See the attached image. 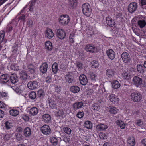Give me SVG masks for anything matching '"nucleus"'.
Returning a JSON list of instances; mask_svg holds the SVG:
<instances>
[{
  "label": "nucleus",
  "instance_id": "obj_1",
  "mask_svg": "<svg viewBox=\"0 0 146 146\" xmlns=\"http://www.w3.org/2000/svg\"><path fill=\"white\" fill-rule=\"evenodd\" d=\"M82 9L84 15L87 17L90 16L92 13V9L90 5L88 3H84L82 6Z\"/></svg>",
  "mask_w": 146,
  "mask_h": 146
},
{
  "label": "nucleus",
  "instance_id": "obj_2",
  "mask_svg": "<svg viewBox=\"0 0 146 146\" xmlns=\"http://www.w3.org/2000/svg\"><path fill=\"white\" fill-rule=\"evenodd\" d=\"M130 96L131 98L135 102H139L142 98L141 93L137 91H135L132 92Z\"/></svg>",
  "mask_w": 146,
  "mask_h": 146
},
{
  "label": "nucleus",
  "instance_id": "obj_3",
  "mask_svg": "<svg viewBox=\"0 0 146 146\" xmlns=\"http://www.w3.org/2000/svg\"><path fill=\"white\" fill-rule=\"evenodd\" d=\"M58 21L60 24L63 25H67L70 22L69 17L67 15H62L59 17Z\"/></svg>",
  "mask_w": 146,
  "mask_h": 146
},
{
  "label": "nucleus",
  "instance_id": "obj_4",
  "mask_svg": "<svg viewBox=\"0 0 146 146\" xmlns=\"http://www.w3.org/2000/svg\"><path fill=\"white\" fill-rule=\"evenodd\" d=\"M133 84L137 87H143L144 84L142 79L137 76L134 77L132 80Z\"/></svg>",
  "mask_w": 146,
  "mask_h": 146
},
{
  "label": "nucleus",
  "instance_id": "obj_5",
  "mask_svg": "<svg viewBox=\"0 0 146 146\" xmlns=\"http://www.w3.org/2000/svg\"><path fill=\"white\" fill-rule=\"evenodd\" d=\"M42 133L46 135H50L51 133V130L49 126L47 125H44L41 128Z\"/></svg>",
  "mask_w": 146,
  "mask_h": 146
},
{
  "label": "nucleus",
  "instance_id": "obj_6",
  "mask_svg": "<svg viewBox=\"0 0 146 146\" xmlns=\"http://www.w3.org/2000/svg\"><path fill=\"white\" fill-rule=\"evenodd\" d=\"M56 35L58 38L63 40L65 38L66 36V33L63 29H57Z\"/></svg>",
  "mask_w": 146,
  "mask_h": 146
},
{
  "label": "nucleus",
  "instance_id": "obj_7",
  "mask_svg": "<svg viewBox=\"0 0 146 146\" xmlns=\"http://www.w3.org/2000/svg\"><path fill=\"white\" fill-rule=\"evenodd\" d=\"M45 37L49 39H52L54 36V33L50 28H47L45 32Z\"/></svg>",
  "mask_w": 146,
  "mask_h": 146
},
{
  "label": "nucleus",
  "instance_id": "obj_8",
  "mask_svg": "<svg viewBox=\"0 0 146 146\" xmlns=\"http://www.w3.org/2000/svg\"><path fill=\"white\" fill-rule=\"evenodd\" d=\"M109 100L113 104H117L119 102L118 97L114 94L110 95L108 96Z\"/></svg>",
  "mask_w": 146,
  "mask_h": 146
},
{
  "label": "nucleus",
  "instance_id": "obj_9",
  "mask_svg": "<svg viewBox=\"0 0 146 146\" xmlns=\"http://www.w3.org/2000/svg\"><path fill=\"white\" fill-rule=\"evenodd\" d=\"M138 17L139 19L137 21L138 25L140 28H142L146 25V22L144 19L145 17L141 15H139Z\"/></svg>",
  "mask_w": 146,
  "mask_h": 146
},
{
  "label": "nucleus",
  "instance_id": "obj_10",
  "mask_svg": "<svg viewBox=\"0 0 146 146\" xmlns=\"http://www.w3.org/2000/svg\"><path fill=\"white\" fill-rule=\"evenodd\" d=\"M137 3L133 2L131 3L128 7L129 11L131 13H133L137 10Z\"/></svg>",
  "mask_w": 146,
  "mask_h": 146
},
{
  "label": "nucleus",
  "instance_id": "obj_11",
  "mask_svg": "<svg viewBox=\"0 0 146 146\" xmlns=\"http://www.w3.org/2000/svg\"><path fill=\"white\" fill-rule=\"evenodd\" d=\"M123 61L125 63H127L131 60L130 56L129 54L126 52H124L121 55Z\"/></svg>",
  "mask_w": 146,
  "mask_h": 146
},
{
  "label": "nucleus",
  "instance_id": "obj_12",
  "mask_svg": "<svg viewBox=\"0 0 146 146\" xmlns=\"http://www.w3.org/2000/svg\"><path fill=\"white\" fill-rule=\"evenodd\" d=\"M27 86L30 89H34L38 87V82L36 81H30L28 83Z\"/></svg>",
  "mask_w": 146,
  "mask_h": 146
},
{
  "label": "nucleus",
  "instance_id": "obj_13",
  "mask_svg": "<svg viewBox=\"0 0 146 146\" xmlns=\"http://www.w3.org/2000/svg\"><path fill=\"white\" fill-rule=\"evenodd\" d=\"M80 83L82 85H86L88 82V80L86 76L84 74L81 75L79 77Z\"/></svg>",
  "mask_w": 146,
  "mask_h": 146
},
{
  "label": "nucleus",
  "instance_id": "obj_14",
  "mask_svg": "<svg viewBox=\"0 0 146 146\" xmlns=\"http://www.w3.org/2000/svg\"><path fill=\"white\" fill-rule=\"evenodd\" d=\"M106 54L108 58L111 60H113L115 58V52L112 49L108 50L106 52Z\"/></svg>",
  "mask_w": 146,
  "mask_h": 146
},
{
  "label": "nucleus",
  "instance_id": "obj_15",
  "mask_svg": "<svg viewBox=\"0 0 146 146\" xmlns=\"http://www.w3.org/2000/svg\"><path fill=\"white\" fill-rule=\"evenodd\" d=\"M109 112L110 114H115L119 112V110L115 107L110 106L108 107Z\"/></svg>",
  "mask_w": 146,
  "mask_h": 146
},
{
  "label": "nucleus",
  "instance_id": "obj_16",
  "mask_svg": "<svg viewBox=\"0 0 146 146\" xmlns=\"http://www.w3.org/2000/svg\"><path fill=\"white\" fill-rule=\"evenodd\" d=\"M34 68L35 67L33 64H28L25 69L26 71L29 73H33L34 72Z\"/></svg>",
  "mask_w": 146,
  "mask_h": 146
},
{
  "label": "nucleus",
  "instance_id": "obj_17",
  "mask_svg": "<svg viewBox=\"0 0 146 146\" xmlns=\"http://www.w3.org/2000/svg\"><path fill=\"white\" fill-rule=\"evenodd\" d=\"M106 22L109 26L113 27L115 25V23L114 20L110 17L108 16L106 18Z\"/></svg>",
  "mask_w": 146,
  "mask_h": 146
},
{
  "label": "nucleus",
  "instance_id": "obj_18",
  "mask_svg": "<svg viewBox=\"0 0 146 146\" xmlns=\"http://www.w3.org/2000/svg\"><path fill=\"white\" fill-rule=\"evenodd\" d=\"M9 75L7 74H5L1 76L0 80L1 82L6 83L9 81Z\"/></svg>",
  "mask_w": 146,
  "mask_h": 146
},
{
  "label": "nucleus",
  "instance_id": "obj_19",
  "mask_svg": "<svg viewBox=\"0 0 146 146\" xmlns=\"http://www.w3.org/2000/svg\"><path fill=\"white\" fill-rule=\"evenodd\" d=\"M42 121L46 123L50 122L51 119L50 115L48 114H44L42 116Z\"/></svg>",
  "mask_w": 146,
  "mask_h": 146
},
{
  "label": "nucleus",
  "instance_id": "obj_20",
  "mask_svg": "<svg viewBox=\"0 0 146 146\" xmlns=\"http://www.w3.org/2000/svg\"><path fill=\"white\" fill-rule=\"evenodd\" d=\"M38 112V110L36 107H33L29 110V114L31 115L34 116L37 115Z\"/></svg>",
  "mask_w": 146,
  "mask_h": 146
},
{
  "label": "nucleus",
  "instance_id": "obj_21",
  "mask_svg": "<svg viewBox=\"0 0 146 146\" xmlns=\"http://www.w3.org/2000/svg\"><path fill=\"white\" fill-rule=\"evenodd\" d=\"M85 50L87 52H94L96 50V48L93 46L88 44L85 47Z\"/></svg>",
  "mask_w": 146,
  "mask_h": 146
},
{
  "label": "nucleus",
  "instance_id": "obj_22",
  "mask_svg": "<svg viewBox=\"0 0 146 146\" xmlns=\"http://www.w3.org/2000/svg\"><path fill=\"white\" fill-rule=\"evenodd\" d=\"M100 109V106L98 104L94 103L91 106V111L93 112L98 111Z\"/></svg>",
  "mask_w": 146,
  "mask_h": 146
},
{
  "label": "nucleus",
  "instance_id": "obj_23",
  "mask_svg": "<svg viewBox=\"0 0 146 146\" xmlns=\"http://www.w3.org/2000/svg\"><path fill=\"white\" fill-rule=\"evenodd\" d=\"M48 64L46 63H43L40 67V70L42 73H45L47 70Z\"/></svg>",
  "mask_w": 146,
  "mask_h": 146
},
{
  "label": "nucleus",
  "instance_id": "obj_24",
  "mask_svg": "<svg viewBox=\"0 0 146 146\" xmlns=\"http://www.w3.org/2000/svg\"><path fill=\"white\" fill-rule=\"evenodd\" d=\"M49 104L50 107L52 109L56 108V104L54 100L52 99H50L49 100Z\"/></svg>",
  "mask_w": 146,
  "mask_h": 146
},
{
  "label": "nucleus",
  "instance_id": "obj_25",
  "mask_svg": "<svg viewBox=\"0 0 146 146\" xmlns=\"http://www.w3.org/2000/svg\"><path fill=\"white\" fill-rule=\"evenodd\" d=\"M83 105V104L82 102H80L74 103L72 106L74 109L76 110L81 108Z\"/></svg>",
  "mask_w": 146,
  "mask_h": 146
},
{
  "label": "nucleus",
  "instance_id": "obj_26",
  "mask_svg": "<svg viewBox=\"0 0 146 146\" xmlns=\"http://www.w3.org/2000/svg\"><path fill=\"white\" fill-rule=\"evenodd\" d=\"M106 73L107 76L109 78L113 77L116 73L115 71L111 69L107 70Z\"/></svg>",
  "mask_w": 146,
  "mask_h": 146
},
{
  "label": "nucleus",
  "instance_id": "obj_27",
  "mask_svg": "<svg viewBox=\"0 0 146 146\" xmlns=\"http://www.w3.org/2000/svg\"><path fill=\"white\" fill-rule=\"evenodd\" d=\"M96 128L98 130L102 131L108 128V127L105 125L100 124L97 125Z\"/></svg>",
  "mask_w": 146,
  "mask_h": 146
},
{
  "label": "nucleus",
  "instance_id": "obj_28",
  "mask_svg": "<svg viewBox=\"0 0 146 146\" xmlns=\"http://www.w3.org/2000/svg\"><path fill=\"white\" fill-rule=\"evenodd\" d=\"M24 134L26 137H29L30 136L31 134L30 128L29 127L25 128L24 130Z\"/></svg>",
  "mask_w": 146,
  "mask_h": 146
},
{
  "label": "nucleus",
  "instance_id": "obj_29",
  "mask_svg": "<svg viewBox=\"0 0 146 146\" xmlns=\"http://www.w3.org/2000/svg\"><path fill=\"white\" fill-rule=\"evenodd\" d=\"M80 88L77 86H72L70 88V91L74 93H77L80 90Z\"/></svg>",
  "mask_w": 146,
  "mask_h": 146
},
{
  "label": "nucleus",
  "instance_id": "obj_30",
  "mask_svg": "<svg viewBox=\"0 0 146 146\" xmlns=\"http://www.w3.org/2000/svg\"><path fill=\"white\" fill-rule=\"evenodd\" d=\"M116 123L117 125L119 126L121 129H124L125 127L126 124L124 123V122L121 120H118L116 121Z\"/></svg>",
  "mask_w": 146,
  "mask_h": 146
},
{
  "label": "nucleus",
  "instance_id": "obj_31",
  "mask_svg": "<svg viewBox=\"0 0 146 146\" xmlns=\"http://www.w3.org/2000/svg\"><path fill=\"white\" fill-rule=\"evenodd\" d=\"M135 123V125L137 127L142 128L143 126V122L141 119H136Z\"/></svg>",
  "mask_w": 146,
  "mask_h": 146
},
{
  "label": "nucleus",
  "instance_id": "obj_32",
  "mask_svg": "<svg viewBox=\"0 0 146 146\" xmlns=\"http://www.w3.org/2000/svg\"><path fill=\"white\" fill-rule=\"evenodd\" d=\"M127 142L128 145L130 146H133L135 144V139L133 137H129Z\"/></svg>",
  "mask_w": 146,
  "mask_h": 146
},
{
  "label": "nucleus",
  "instance_id": "obj_33",
  "mask_svg": "<svg viewBox=\"0 0 146 146\" xmlns=\"http://www.w3.org/2000/svg\"><path fill=\"white\" fill-rule=\"evenodd\" d=\"M10 79L11 82L13 84L16 83L18 81V78L16 74H11L10 77Z\"/></svg>",
  "mask_w": 146,
  "mask_h": 146
},
{
  "label": "nucleus",
  "instance_id": "obj_34",
  "mask_svg": "<svg viewBox=\"0 0 146 146\" xmlns=\"http://www.w3.org/2000/svg\"><path fill=\"white\" fill-rule=\"evenodd\" d=\"M111 84L112 88L115 89L119 88L120 86L119 83L117 80L114 81L112 82Z\"/></svg>",
  "mask_w": 146,
  "mask_h": 146
},
{
  "label": "nucleus",
  "instance_id": "obj_35",
  "mask_svg": "<svg viewBox=\"0 0 146 146\" xmlns=\"http://www.w3.org/2000/svg\"><path fill=\"white\" fill-rule=\"evenodd\" d=\"M77 0H70L68 4L72 8L75 7L77 5Z\"/></svg>",
  "mask_w": 146,
  "mask_h": 146
},
{
  "label": "nucleus",
  "instance_id": "obj_36",
  "mask_svg": "<svg viewBox=\"0 0 146 146\" xmlns=\"http://www.w3.org/2000/svg\"><path fill=\"white\" fill-rule=\"evenodd\" d=\"M45 48L49 50H51L52 49V43L50 41H47L45 44Z\"/></svg>",
  "mask_w": 146,
  "mask_h": 146
},
{
  "label": "nucleus",
  "instance_id": "obj_37",
  "mask_svg": "<svg viewBox=\"0 0 146 146\" xmlns=\"http://www.w3.org/2000/svg\"><path fill=\"white\" fill-rule=\"evenodd\" d=\"M50 142L52 143V145L53 146H56L58 143V140L55 137H52L50 138Z\"/></svg>",
  "mask_w": 146,
  "mask_h": 146
},
{
  "label": "nucleus",
  "instance_id": "obj_38",
  "mask_svg": "<svg viewBox=\"0 0 146 146\" xmlns=\"http://www.w3.org/2000/svg\"><path fill=\"white\" fill-rule=\"evenodd\" d=\"M84 126L87 129H90L92 127V124L91 121H87L85 122Z\"/></svg>",
  "mask_w": 146,
  "mask_h": 146
},
{
  "label": "nucleus",
  "instance_id": "obj_39",
  "mask_svg": "<svg viewBox=\"0 0 146 146\" xmlns=\"http://www.w3.org/2000/svg\"><path fill=\"white\" fill-rule=\"evenodd\" d=\"M122 76L123 78L127 80L130 79L131 78V76L129 73L124 72L122 74Z\"/></svg>",
  "mask_w": 146,
  "mask_h": 146
},
{
  "label": "nucleus",
  "instance_id": "obj_40",
  "mask_svg": "<svg viewBox=\"0 0 146 146\" xmlns=\"http://www.w3.org/2000/svg\"><path fill=\"white\" fill-rule=\"evenodd\" d=\"M58 64L57 63L55 62L53 64L52 66V72L54 74L57 73L58 70Z\"/></svg>",
  "mask_w": 146,
  "mask_h": 146
},
{
  "label": "nucleus",
  "instance_id": "obj_41",
  "mask_svg": "<svg viewBox=\"0 0 146 146\" xmlns=\"http://www.w3.org/2000/svg\"><path fill=\"white\" fill-rule=\"evenodd\" d=\"M144 67L140 64H138L137 66V71L140 73H143L144 71Z\"/></svg>",
  "mask_w": 146,
  "mask_h": 146
},
{
  "label": "nucleus",
  "instance_id": "obj_42",
  "mask_svg": "<svg viewBox=\"0 0 146 146\" xmlns=\"http://www.w3.org/2000/svg\"><path fill=\"white\" fill-rule=\"evenodd\" d=\"M65 78L66 81L68 83H71L73 81L72 76L70 74L66 75Z\"/></svg>",
  "mask_w": 146,
  "mask_h": 146
},
{
  "label": "nucleus",
  "instance_id": "obj_43",
  "mask_svg": "<svg viewBox=\"0 0 146 146\" xmlns=\"http://www.w3.org/2000/svg\"><path fill=\"white\" fill-rule=\"evenodd\" d=\"M38 96L40 98H42L45 95V93L42 89H39L37 91Z\"/></svg>",
  "mask_w": 146,
  "mask_h": 146
},
{
  "label": "nucleus",
  "instance_id": "obj_44",
  "mask_svg": "<svg viewBox=\"0 0 146 146\" xmlns=\"http://www.w3.org/2000/svg\"><path fill=\"white\" fill-rule=\"evenodd\" d=\"M88 77L92 80L95 81L96 78V75L93 72H90L88 74Z\"/></svg>",
  "mask_w": 146,
  "mask_h": 146
},
{
  "label": "nucleus",
  "instance_id": "obj_45",
  "mask_svg": "<svg viewBox=\"0 0 146 146\" xmlns=\"http://www.w3.org/2000/svg\"><path fill=\"white\" fill-rule=\"evenodd\" d=\"M9 113L11 115L14 116H16L18 115L19 112L16 110H10Z\"/></svg>",
  "mask_w": 146,
  "mask_h": 146
},
{
  "label": "nucleus",
  "instance_id": "obj_46",
  "mask_svg": "<svg viewBox=\"0 0 146 146\" xmlns=\"http://www.w3.org/2000/svg\"><path fill=\"white\" fill-rule=\"evenodd\" d=\"M99 64L98 61H93L91 62V66L92 68H97L99 66Z\"/></svg>",
  "mask_w": 146,
  "mask_h": 146
},
{
  "label": "nucleus",
  "instance_id": "obj_47",
  "mask_svg": "<svg viewBox=\"0 0 146 146\" xmlns=\"http://www.w3.org/2000/svg\"><path fill=\"white\" fill-rule=\"evenodd\" d=\"M64 132L68 135H70L72 132V130L71 129L68 127H64L63 129Z\"/></svg>",
  "mask_w": 146,
  "mask_h": 146
},
{
  "label": "nucleus",
  "instance_id": "obj_48",
  "mask_svg": "<svg viewBox=\"0 0 146 146\" xmlns=\"http://www.w3.org/2000/svg\"><path fill=\"white\" fill-rule=\"evenodd\" d=\"M36 2V0H31L30 2L29 7V11H32L33 9V6L35 5V3Z\"/></svg>",
  "mask_w": 146,
  "mask_h": 146
},
{
  "label": "nucleus",
  "instance_id": "obj_49",
  "mask_svg": "<svg viewBox=\"0 0 146 146\" xmlns=\"http://www.w3.org/2000/svg\"><path fill=\"white\" fill-rule=\"evenodd\" d=\"M36 96V93L34 91L31 92L30 93L29 95V97L31 99H35Z\"/></svg>",
  "mask_w": 146,
  "mask_h": 146
},
{
  "label": "nucleus",
  "instance_id": "obj_50",
  "mask_svg": "<svg viewBox=\"0 0 146 146\" xmlns=\"http://www.w3.org/2000/svg\"><path fill=\"white\" fill-rule=\"evenodd\" d=\"M5 126L7 129H9L11 128L13 126L12 123L9 121H7L5 123Z\"/></svg>",
  "mask_w": 146,
  "mask_h": 146
},
{
  "label": "nucleus",
  "instance_id": "obj_51",
  "mask_svg": "<svg viewBox=\"0 0 146 146\" xmlns=\"http://www.w3.org/2000/svg\"><path fill=\"white\" fill-rule=\"evenodd\" d=\"M33 25V21L31 19H28L26 22V25L27 27H32Z\"/></svg>",
  "mask_w": 146,
  "mask_h": 146
},
{
  "label": "nucleus",
  "instance_id": "obj_52",
  "mask_svg": "<svg viewBox=\"0 0 146 146\" xmlns=\"http://www.w3.org/2000/svg\"><path fill=\"white\" fill-rule=\"evenodd\" d=\"M5 36V32L3 31L0 32V43L3 41Z\"/></svg>",
  "mask_w": 146,
  "mask_h": 146
},
{
  "label": "nucleus",
  "instance_id": "obj_53",
  "mask_svg": "<svg viewBox=\"0 0 146 146\" xmlns=\"http://www.w3.org/2000/svg\"><path fill=\"white\" fill-rule=\"evenodd\" d=\"M16 139L19 141H20L22 139V135L19 133H16L15 134Z\"/></svg>",
  "mask_w": 146,
  "mask_h": 146
},
{
  "label": "nucleus",
  "instance_id": "obj_54",
  "mask_svg": "<svg viewBox=\"0 0 146 146\" xmlns=\"http://www.w3.org/2000/svg\"><path fill=\"white\" fill-rule=\"evenodd\" d=\"M11 68L13 70H17L19 69L18 67L16 64H12L11 65Z\"/></svg>",
  "mask_w": 146,
  "mask_h": 146
},
{
  "label": "nucleus",
  "instance_id": "obj_55",
  "mask_svg": "<svg viewBox=\"0 0 146 146\" xmlns=\"http://www.w3.org/2000/svg\"><path fill=\"white\" fill-rule=\"evenodd\" d=\"M77 67L78 68L79 70H80L83 68V64L80 62H77L76 63Z\"/></svg>",
  "mask_w": 146,
  "mask_h": 146
},
{
  "label": "nucleus",
  "instance_id": "obj_56",
  "mask_svg": "<svg viewBox=\"0 0 146 146\" xmlns=\"http://www.w3.org/2000/svg\"><path fill=\"white\" fill-rule=\"evenodd\" d=\"M18 23V22L15 20H13L11 21V23L10 24V25H12L13 27H16Z\"/></svg>",
  "mask_w": 146,
  "mask_h": 146
},
{
  "label": "nucleus",
  "instance_id": "obj_57",
  "mask_svg": "<svg viewBox=\"0 0 146 146\" xmlns=\"http://www.w3.org/2000/svg\"><path fill=\"white\" fill-rule=\"evenodd\" d=\"M64 113L62 110H60L58 111L56 114V115L59 116L63 117Z\"/></svg>",
  "mask_w": 146,
  "mask_h": 146
},
{
  "label": "nucleus",
  "instance_id": "obj_58",
  "mask_svg": "<svg viewBox=\"0 0 146 146\" xmlns=\"http://www.w3.org/2000/svg\"><path fill=\"white\" fill-rule=\"evenodd\" d=\"M84 113L82 112H79L76 115L77 117L79 118H81L84 115Z\"/></svg>",
  "mask_w": 146,
  "mask_h": 146
},
{
  "label": "nucleus",
  "instance_id": "obj_59",
  "mask_svg": "<svg viewBox=\"0 0 146 146\" xmlns=\"http://www.w3.org/2000/svg\"><path fill=\"white\" fill-rule=\"evenodd\" d=\"M7 105H6L4 102L0 101V108H7Z\"/></svg>",
  "mask_w": 146,
  "mask_h": 146
},
{
  "label": "nucleus",
  "instance_id": "obj_60",
  "mask_svg": "<svg viewBox=\"0 0 146 146\" xmlns=\"http://www.w3.org/2000/svg\"><path fill=\"white\" fill-rule=\"evenodd\" d=\"M22 118L25 121H27L29 120V117L26 114L22 115Z\"/></svg>",
  "mask_w": 146,
  "mask_h": 146
},
{
  "label": "nucleus",
  "instance_id": "obj_61",
  "mask_svg": "<svg viewBox=\"0 0 146 146\" xmlns=\"http://www.w3.org/2000/svg\"><path fill=\"white\" fill-rule=\"evenodd\" d=\"M13 27L12 25H11L10 24H8L7 27V31L8 32L11 31L12 30Z\"/></svg>",
  "mask_w": 146,
  "mask_h": 146
},
{
  "label": "nucleus",
  "instance_id": "obj_62",
  "mask_svg": "<svg viewBox=\"0 0 146 146\" xmlns=\"http://www.w3.org/2000/svg\"><path fill=\"white\" fill-rule=\"evenodd\" d=\"M21 76L23 79L25 80L27 78V74L24 72H22Z\"/></svg>",
  "mask_w": 146,
  "mask_h": 146
},
{
  "label": "nucleus",
  "instance_id": "obj_63",
  "mask_svg": "<svg viewBox=\"0 0 146 146\" xmlns=\"http://www.w3.org/2000/svg\"><path fill=\"white\" fill-rule=\"evenodd\" d=\"M25 15L24 14H22L18 18L19 20H21L23 21L24 22L25 21Z\"/></svg>",
  "mask_w": 146,
  "mask_h": 146
},
{
  "label": "nucleus",
  "instance_id": "obj_64",
  "mask_svg": "<svg viewBox=\"0 0 146 146\" xmlns=\"http://www.w3.org/2000/svg\"><path fill=\"white\" fill-rule=\"evenodd\" d=\"M11 137L10 135L7 134L5 135L4 137V139L5 140L7 141L9 140Z\"/></svg>",
  "mask_w": 146,
  "mask_h": 146
}]
</instances>
